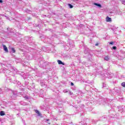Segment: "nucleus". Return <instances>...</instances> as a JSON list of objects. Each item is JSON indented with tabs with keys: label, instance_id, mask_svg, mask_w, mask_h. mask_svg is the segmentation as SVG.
<instances>
[{
	"label": "nucleus",
	"instance_id": "a211bd4d",
	"mask_svg": "<svg viewBox=\"0 0 125 125\" xmlns=\"http://www.w3.org/2000/svg\"><path fill=\"white\" fill-rule=\"evenodd\" d=\"M104 60L105 61H109L110 60V57L106 56L104 57Z\"/></svg>",
	"mask_w": 125,
	"mask_h": 125
},
{
	"label": "nucleus",
	"instance_id": "412c9836",
	"mask_svg": "<svg viewBox=\"0 0 125 125\" xmlns=\"http://www.w3.org/2000/svg\"><path fill=\"white\" fill-rule=\"evenodd\" d=\"M5 115V113H4V111H0V116H4Z\"/></svg>",
	"mask_w": 125,
	"mask_h": 125
},
{
	"label": "nucleus",
	"instance_id": "58836bf2",
	"mask_svg": "<svg viewBox=\"0 0 125 125\" xmlns=\"http://www.w3.org/2000/svg\"><path fill=\"white\" fill-rule=\"evenodd\" d=\"M114 44V42H109V44Z\"/></svg>",
	"mask_w": 125,
	"mask_h": 125
},
{
	"label": "nucleus",
	"instance_id": "f257e3e1",
	"mask_svg": "<svg viewBox=\"0 0 125 125\" xmlns=\"http://www.w3.org/2000/svg\"><path fill=\"white\" fill-rule=\"evenodd\" d=\"M3 65L5 67L3 69H0V73L5 74V76L7 77L6 80L9 83H17V81L13 80V78L8 77V76H13V74H19L17 72V69L14 67H12L10 64H3Z\"/></svg>",
	"mask_w": 125,
	"mask_h": 125
},
{
	"label": "nucleus",
	"instance_id": "e433bc0d",
	"mask_svg": "<svg viewBox=\"0 0 125 125\" xmlns=\"http://www.w3.org/2000/svg\"><path fill=\"white\" fill-rule=\"evenodd\" d=\"M42 50H43V51H46L45 50V47H43L42 48Z\"/></svg>",
	"mask_w": 125,
	"mask_h": 125
},
{
	"label": "nucleus",
	"instance_id": "8fccbe9b",
	"mask_svg": "<svg viewBox=\"0 0 125 125\" xmlns=\"http://www.w3.org/2000/svg\"><path fill=\"white\" fill-rule=\"evenodd\" d=\"M95 91H97V90H96Z\"/></svg>",
	"mask_w": 125,
	"mask_h": 125
},
{
	"label": "nucleus",
	"instance_id": "b1692460",
	"mask_svg": "<svg viewBox=\"0 0 125 125\" xmlns=\"http://www.w3.org/2000/svg\"><path fill=\"white\" fill-rule=\"evenodd\" d=\"M80 125H86V123H83V121H81V122L80 123Z\"/></svg>",
	"mask_w": 125,
	"mask_h": 125
},
{
	"label": "nucleus",
	"instance_id": "79ce46f5",
	"mask_svg": "<svg viewBox=\"0 0 125 125\" xmlns=\"http://www.w3.org/2000/svg\"><path fill=\"white\" fill-rule=\"evenodd\" d=\"M5 17H6V18H7V19L8 20H10L9 17H7V16H5Z\"/></svg>",
	"mask_w": 125,
	"mask_h": 125
},
{
	"label": "nucleus",
	"instance_id": "423d86ee",
	"mask_svg": "<svg viewBox=\"0 0 125 125\" xmlns=\"http://www.w3.org/2000/svg\"><path fill=\"white\" fill-rule=\"evenodd\" d=\"M17 96V93L16 92L13 91L12 92L11 94V98H13V99H14Z\"/></svg>",
	"mask_w": 125,
	"mask_h": 125
},
{
	"label": "nucleus",
	"instance_id": "3c124183",
	"mask_svg": "<svg viewBox=\"0 0 125 125\" xmlns=\"http://www.w3.org/2000/svg\"><path fill=\"white\" fill-rule=\"evenodd\" d=\"M95 91H97V90H96Z\"/></svg>",
	"mask_w": 125,
	"mask_h": 125
},
{
	"label": "nucleus",
	"instance_id": "a19ab883",
	"mask_svg": "<svg viewBox=\"0 0 125 125\" xmlns=\"http://www.w3.org/2000/svg\"><path fill=\"white\" fill-rule=\"evenodd\" d=\"M2 93V89L0 88V93Z\"/></svg>",
	"mask_w": 125,
	"mask_h": 125
},
{
	"label": "nucleus",
	"instance_id": "cd10ccee",
	"mask_svg": "<svg viewBox=\"0 0 125 125\" xmlns=\"http://www.w3.org/2000/svg\"><path fill=\"white\" fill-rule=\"evenodd\" d=\"M69 91H70V90L67 89H65L63 90L64 93H67V92H69Z\"/></svg>",
	"mask_w": 125,
	"mask_h": 125
},
{
	"label": "nucleus",
	"instance_id": "c85d7f7f",
	"mask_svg": "<svg viewBox=\"0 0 125 125\" xmlns=\"http://www.w3.org/2000/svg\"><path fill=\"white\" fill-rule=\"evenodd\" d=\"M17 85H18V86H21V83L20 82H18L17 83Z\"/></svg>",
	"mask_w": 125,
	"mask_h": 125
},
{
	"label": "nucleus",
	"instance_id": "bb28decb",
	"mask_svg": "<svg viewBox=\"0 0 125 125\" xmlns=\"http://www.w3.org/2000/svg\"><path fill=\"white\" fill-rule=\"evenodd\" d=\"M11 51L13 52V53H15V49H14V48H12Z\"/></svg>",
	"mask_w": 125,
	"mask_h": 125
},
{
	"label": "nucleus",
	"instance_id": "f8f14e48",
	"mask_svg": "<svg viewBox=\"0 0 125 125\" xmlns=\"http://www.w3.org/2000/svg\"><path fill=\"white\" fill-rule=\"evenodd\" d=\"M84 105L83 104H81V105H79V106H77L76 107V109L77 111H79L80 110V108H84Z\"/></svg>",
	"mask_w": 125,
	"mask_h": 125
},
{
	"label": "nucleus",
	"instance_id": "6e6552de",
	"mask_svg": "<svg viewBox=\"0 0 125 125\" xmlns=\"http://www.w3.org/2000/svg\"><path fill=\"white\" fill-rule=\"evenodd\" d=\"M44 42H46L48 43H50L51 42V39L48 38V37L44 38Z\"/></svg>",
	"mask_w": 125,
	"mask_h": 125
},
{
	"label": "nucleus",
	"instance_id": "603ef678",
	"mask_svg": "<svg viewBox=\"0 0 125 125\" xmlns=\"http://www.w3.org/2000/svg\"><path fill=\"white\" fill-rule=\"evenodd\" d=\"M13 78H14V76H13Z\"/></svg>",
	"mask_w": 125,
	"mask_h": 125
},
{
	"label": "nucleus",
	"instance_id": "c9c22d12",
	"mask_svg": "<svg viewBox=\"0 0 125 125\" xmlns=\"http://www.w3.org/2000/svg\"><path fill=\"white\" fill-rule=\"evenodd\" d=\"M26 12H28V13H32V11H31L29 10H27V11H26Z\"/></svg>",
	"mask_w": 125,
	"mask_h": 125
},
{
	"label": "nucleus",
	"instance_id": "9b49d317",
	"mask_svg": "<svg viewBox=\"0 0 125 125\" xmlns=\"http://www.w3.org/2000/svg\"><path fill=\"white\" fill-rule=\"evenodd\" d=\"M41 83V86H42V87H44V88H45V87H46V84H45V83L43 82V81H41L40 82Z\"/></svg>",
	"mask_w": 125,
	"mask_h": 125
},
{
	"label": "nucleus",
	"instance_id": "a18cd8bd",
	"mask_svg": "<svg viewBox=\"0 0 125 125\" xmlns=\"http://www.w3.org/2000/svg\"><path fill=\"white\" fill-rule=\"evenodd\" d=\"M95 45L96 46H97V45H98V43H96V44H95Z\"/></svg>",
	"mask_w": 125,
	"mask_h": 125
},
{
	"label": "nucleus",
	"instance_id": "de8ad7c7",
	"mask_svg": "<svg viewBox=\"0 0 125 125\" xmlns=\"http://www.w3.org/2000/svg\"><path fill=\"white\" fill-rule=\"evenodd\" d=\"M47 123L48 124V125H50V123L47 122Z\"/></svg>",
	"mask_w": 125,
	"mask_h": 125
},
{
	"label": "nucleus",
	"instance_id": "aec40b11",
	"mask_svg": "<svg viewBox=\"0 0 125 125\" xmlns=\"http://www.w3.org/2000/svg\"><path fill=\"white\" fill-rule=\"evenodd\" d=\"M24 98L25 99V100H29L30 99V97L27 96V95H25L24 96H23Z\"/></svg>",
	"mask_w": 125,
	"mask_h": 125
},
{
	"label": "nucleus",
	"instance_id": "864d4df0",
	"mask_svg": "<svg viewBox=\"0 0 125 125\" xmlns=\"http://www.w3.org/2000/svg\"><path fill=\"white\" fill-rule=\"evenodd\" d=\"M51 32H52V31Z\"/></svg>",
	"mask_w": 125,
	"mask_h": 125
},
{
	"label": "nucleus",
	"instance_id": "37998d69",
	"mask_svg": "<svg viewBox=\"0 0 125 125\" xmlns=\"http://www.w3.org/2000/svg\"><path fill=\"white\" fill-rule=\"evenodd\" d=\"M71 85H72V86H74V83H71Z\"/></svg>",
	"mask_w": 125,
	"mask_h": 125
},
{
	"label": "nucleus",
	"instance_id": "ea45409f",
	"mask_svg": "<svg viewBox=\"0 0 125 125\" xmlns=\"http://www.w3.org/2000/svg\"><path fill=\"white\" fill-rule=\"evenodd\" d=\"M92 123L93 124H95L96 123V121L95 120H92Z\"/></svg>",
	"mask_w": 125,
	"mask_h": 125
},
{
	"label": "nucleus",
	"instance_id": "c756f323",
	"mask_svg": "<svg viewBox=\"0 0 125 125\" xmlns=\"http://www.w3.org/2000/svg\"><path fill=\"white\" fill-rule=\"evenodd\" d=\"M122 86H123V87H125V83L123 82L121 83Z\"/></svg>",
	"mask_w": 125,
	"mask_h": 125
},
{
	"label": "nucleus",
	"instance_id": "5fc2aeb1",
	"mask_svg": "<svg viewBox=\"0 0 125 125\" xmlns=\"http://www.w3.org/2000/svg\"><path fill=\"white\" fill-rule=\"evenodd\" d=\"M51 32H52V31Z\"/></svg>",
	"mask_w": 125,
	"mask_h": 125
},
{
	"label": "nucleus",
	"instance_id": "393cba45",
	"mask_svg": "<svg viewBox=\"0 0 125 125\" xmlns=\"http://www.w3.org/2000/svg\"><path fill=\"white\" fill-rule=\"evenodd\" d=\"M89 51H88V50H85L84 51V53H85V54H87V53H89Z\"/></svg>",
	"mask_w": 125,
	"mask_h": 125
},
{
	"label": "nucleus",
	"instance_id": "473e14b6",
	"mask_svg": "<svg viewBox=\"0 0 125 125\" xmlns=\"http://www.w3.org/2000/svg\"><path fill=\"white\" fill-rule=\"evenodd\" d=\"M121 2L123 3V4L125 5V0H122Z\"/></svg>",
	"mask_w": 125,
	"mask_h": 125
},
{
	"label": "nucleus",
	"instance_id": "ddd939ff",
	"mask_svg": "<svg viewBox=\"0 0 125 125\" xmlns=\"http://www.w3.org/2000/svg\"><path fill=\"white\" fill-rule=\"evenodd\" d=\"M93 4L94 5H96V6H98V7H100V8L102 7V5L100 3L94 2L93 3Z\"/></svg>",
	"mask_w": 125,
	"mask_h": 125
},
{
	"label": "nucleus",
	"instance_id": "39448f33",
	"mask_svg": "<svg viewBox=\"0 0 125 125\" xmlns=\"http://www.w3.org/2000/svg\"><path fill=\"white\" fill-rule=\"evenodd\" d=\"M117 109H118V112H125V107L123 106H117Z\"/></svg>",
	"mask_w": 125,
	"mask_h": 125
},
{
	"label": "nucleus",
	"instance_id": "2eb2a0df",
	"mask_svg": "<svg viewBox=\"0 0 125 125\" xmlns=\"http://www.w3.org/2000/svg\"><path fill=\"white\" fill-rule=\"evenodd\" d=\"M3 47L4 51H5L6 52H8V49H7V47H6V45H3Z\"/></svg>",
	"mask_w": 125,
	"mask_h": 125
},
{
	"label": "nucleus",
	"instance_id": "72a5a7b5",
	"mask_svg": "<svg viewBox=\"0 0 125 125\" xmlns=\"http://www.w3.org/2000/svg\"><path fill=\"white\" fill-rule=\"evenodd\" d=\"M112 49H114V50H115V49H117V47L116 46H113L112 47Z\"/></svg>",
	"mask_w": 125,
	"mask_h": 125
},
{
	"label": "nucleus",
	"instance_id": "5701e85b",
	"mask_svg": "<svg viewBox=\"0 0 125 125\" xmlns=\"http://www.w3.org/2000/svg\"><path fill=\"white\" fill-rule=\"evenodd\" d=\"M68 6L69 8H73L74 7V6L70 3L68 4Z\"/></svg>",
	"mask_w": 125,
	"mask_h": 125
},
{
	"label": "nucleus",
	"instance_id": "4c0bfd02",
	"mask_svg": "<svg viewBox=\"0 0 125 125\" xmlns=\"http://www.w3.org/2000/svg\"><path fill=\"white\" fill-rule=\"evenodd\" d=\"M68 92H69V95H72V94H73V92H71V91H69Z\"/></svg>",
	"mask_w": 125,
	"mask_h": 125
},
{
	"label": "nucleus",
	"instance_id": "dca6fc26",
	"mask_svg": "<svg viewBox=\"0 0 125 125\" xmlns=\"http://www.w3.org/2000/svg\"><path fill=\"white\" fill-rule=\"evenodd\" d=\"M58 63L59 65H65V63L63 62H62V61H61V60H58Z\"/></svg>",
	"mask_w": 125,
	"mask_h": 125
},
{
	"label": "nucleus",
	"instance_id": "a878e982",
	"mask_svg": "<svg viewBox=\"0 0 125 125\" xmlns=\"http://www.w3.org/2000/svg\"><path fill=\"white\" fill-rule=\"evenodd\" d=\"M103 87H107V85L106 84V83H105L104 82L103 83Z\"/></svg>",
	"mask_w": 125,
	"mask_h": 125
},
{
	"label": "nucleus",
	"instance_id": "1a4fd4ad",
	"mask_svg": "<svg viewBox=\"0 0 125 125\" xmlns=\"http://www.w3.org/2000/svg\"><path fill=\"white\" fill-rule=\"evenodd\" d=\"M100 120L102 122H106V121H107V116L104 115L103 117H101Z\"/></svg>",
	"mask_w": 125,
	"mask_h": 125
},
{
	"label": "nucleus",
	"instance_id": "7ed1b4c3",
	"mask_svg": "<svg viewBox=\"0 0 125 125\" xmlns=\"http://www.w3.org/2000/svg\"><path fill=\"white\" fill-rule=\"evenodd\" d=\"M111 92L112 94H117V93H120V88L116 87L114 88L113 90H112Z\"/></svg>",
	"mask_w": 125,
	"mask_h": 125
},
{
	"label": "nucleus",
	"instance_id": "c03bdc74",
	"mask_svg": "<svg viewBox=\"0 0 125 125\" xmlns=\"http://www.w3.org/2000/svg\"><path fill=\"white\" fill-rule=\"evenodd\" d=\"M3 2L2 0H0V3H2Z\"/></svg>",
	"mask_w": 125,
	"mask_h": 125
},
{
	"label": "nucleus",
	"instance_id": "6ab92c4d",
	"mask_svg": "<svg viewBox=\"0 0 125 125\" xmlns=\"http://www.w3.org/2000/svg\"><path fill=\"white\" fill-rule=\"evenodd\" d=\"M21 105H23V106H27V105H29V104H28V103H24V102H21Z\"/></svg>",
	"mask_w": 125,
	"mask_h": 125
},
{
	"label": "nucleus",
	"instance_id": "20e7f679",
	"mask_svg": "<svg viewBox=\"0 0 125 125\" xmlns=\"http://www.w3.org/2000/svg\"><path fill=\"white\" fill-rule=\"evenodd\" d=\"M114 76V74L112 73L111 72H107L106 73V78L108 79H112Z\"/></svg>",
	"mask_w": 125,
	"mask_h": 125
},
{
	"label": "nucleus",
	"instance_id": "7c9ffc66",
	"mask_svg": "<svg viewBox=\"0 0 125 125\" xmlns=\"http://www.w3.org/2000/svg\"><path fill=\"white\" fill-rule=\"evenodd\" d=\"M2 89H4L5 91H8V89L6 87H3Z\"/></svg>",
	"mask_w": 125,
	"mask_h": 125
},
{
	"label": "nucleus",
	"instance_id": "2f4dec72",
	"mask_svg": "<svg viewBox=\"0 0 125 125\" xmlns=\"http://www.w3.org/2000/svg\"><path fill=\"white\" fill-rule=\"evenodd\" d=\"M28 84H29V82L25 81V82H24V85H28Z\"/></svg>",
	"mask_w": 125,
	"mask_h": 125
},
{
	"label": "nucleus",
	"instance_id": "f03ea898",
	"mask_svg": "<svg viewBox=\"0 0 125 125\" xmlns=\"http://www.w3.org/2000/svg\"><path fill=\"white\" fill-rule=\"evenodd\" d=\"M118 116H119V114H117L115 112H114V113H113L112 116L109 115V116L108 117H109L110 120L111 121V120H113V119L118 118Z\"/></svg>",
	"mask_w": 125,
	"mask_h": 125
},
{
	"label": "nucleus",
	"instance_id": "49530a36",
	"mask_svg": "<svg viewBox=\"0 0 125 125\" xmlns=\"http://www.w3.org/2000/svg\"><path fill=\"white\" fill-rule=\"evenodd\" d=\"M49 119H46V122H49Z\"/></svg>",
	"mask_w": 125,
	"mask_h": 125
},
{
	"label": "nucleus",
	"instance_id": "09e8293b",
	"mask_svg": "<svg viewBox=\"0 0 125 125\" xmlns=\"http://www.w3.org/2000/svg\"><path fill=\"white\" fill-rule=\"evenodd\" d=\"M22 75H24V73H22Z\"/></svg>",
	"mask_w": 125,
	"mask_h": 125
},
{
	"label": "nucleus",
	"instance_id": "0eeeda50",
	"mask_svg": "<svg viewBox=\"0 0 125 125\" xmlns=\"http://www.w3.org/2000/svg\"><path fill=\"white\" fill-rule=\"evenodd\" d=\"M68 42L70 47H73L74 46V41H73L72 40H68Z\"/></svg>",
	"mask_w": 125,
	"mask_h": 125
},
{
	"label": "nucleus",
	"instance_id": "9d476101",
	"mask_svg": "<svg viewBox=\"0 0 125 125\" xmlns=\"http://www.w3.org/2000/svg\"><path fill=\"white\" fill-rule=\"evenodd\" d=\"M27 88L30 90H32V89H34V88H35V83H32L31 86H28Z\"/></svg>",
	"mask_w": 125,
	"mask_h": 125
},
{
	"label": "nucleus",
	"instance_id": "f704fd0d",
	"mask_svg": "<svg viewBox=\"0 0 125 125\" xmlns=\"http://www.w3.org/2000/svg\"><path fill=\"white\" fill-rule=\"evenodd\" d=\"M20 89H21L22 91H24L25 90V89L23 88H20Z\"/></svg>",
	"mask_w": 125,
	"mask_h": 125
},
{
	"label": "nucleus",
	"instance_id": "4468645a",
	"mask_svg": "<svg viewBox=\"0 0 125 125\" xmlns=\"http://www.w3.org/2000/svg\"><path fill=\"white\" fill-rule=\"evenodd\" d=\"M101 78H102V80H104L105 78H107V75L106 74H102V73L101 74Z\"/></svg>",
	"mask_w": 125,
	"mask_h": 125
},
{
	"label": "nucleus",
	"instance_id": "4be33fe9",
	"mask_svg": "<svg viewBox=\"0 0 125 125\" xmlns=\"http://www.w3.org/2000/svg\"><path fill=\"white\" fill-rule=\"evenodd\" d=\"M35 113L38 114V115H39V116H41V113L40 112V111H39V110H38L37 109H36L35 110Z\"/></svg>",
	"mask_w": 125,
	"mask_h": 125
},
{
	"label": "nucleus",
	"instance_id": "f3484780",
	"mask_svg": "<svg viewBox=\"0 0 125 125\" xmlns=\"http://www.w3.org/2000/svg\"><path fill=\"white\" fill-rule=\"evenodd\" d=\"M112 21V18H109V17H106V22H111Z\"/></svg>",
	"mask_w": 125,
	"mask_h": 125
}]
</instances>
